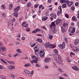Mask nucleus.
Listing matches in <instances>:
<instances>
[{
	"mask_svg": "<svg viewBox=\"0 0 79 79\" xmlns=\"http://www.w3.org/2000/svg\"><path fill=\"white\" fill-rule=\"evenodd\" d=\"M44 55H45V52H44L42 55H40V57L42 58H44Z\"/></svg>",
	"mask_w": 79,
	"mask_h": 79,
	"instance_id": "nucleus-34",
	"label": "nucleus"
},
{
	"mask_svg": "<svg viewBox=\"0 0 79 79\" xmlns=\"http://www.w3.org/2000/svg\"><path fill=\"white\" fill-rule=\"evenodd\" d=\"M45 15H46V16H48L49 15V13L48 11H46V12Z\"/></svg>",
	"mask_w": 79,
	"mask_h": 79,
	"instance_id": "nucleus-51",
	"label": "nucleus"
},
{
	"mask_svg": "<svg viewBox=\"0 0 79 79\" xmlns=\"http://www.w3.org/2000/svg\"><path fill=\"white\" fill-rule=\"evenodd\" d=\"M25 37H23L22 38V40H25Z\"/></svg>",
	"mask_w": 79,
	"mask_h": 79,
	"instance_id": "nucleus-61",
	"label": "nucleus"
},
{
	"mask_svg": "<svg viewBox=\"0 0 79 79\" xmlns=\"http://www.w3.org/2000/svg\"><path fill=\"white\" fill-rule=\"evenodd\" d=\"M9 10H12V8H13V4H10L9 5Z\"/></svg>",
	"mask_w": 79,
	"mask_h": 79,
	"instance_id": "nucleus-12",
	"label": "nucleus"
},
{
	"mask_svg": "<svg viewBox=\"0 0 79 79\" xmlns=\"http://www.w3.org/2000/svg\"><path fill=\"white\" fill-rule=\"evenodd\" d=\"M58 70L60 73H64V71H62V69H61L60 68H58Z\"/></svg>",
	"mask_w": 79,
	"mask_h": 79,
	"instance_id": "nucleus-19",
	"label": "nucleus"
},
{
	"mask_svg": "<svg viewBox=\"0 0 79 79\" xmlns=\"http://www.w3.org/2000/svg\"><path fill=\"white\" fill-rule=\"evenodd\" d=\"M64 40L66 43H68V39H67V38H65Z\"/></svg>",
	"mask_w": 79,
	"mask_h": 79,
	"instance_id": "nucleus-42",
	"label": "nucleus"
},
{
	"mask_svg": "<svg viewBox=\"0 0 79 79\" xmlns=\"http://www.w3.org/2000/svg\"><path fill=\"white\" fill-rule=\"evenodd\" d=\"M1 7L2 9H5L6 8V7L4 5H2L1 6Z\"/></svg>",
	"mask_w": 79,
	"mask_h": 79,
	"instance_id": "nucleus-36",
	"label": "nucleus"
},
{
	"mask_svg": "<svg viewBox=\"0 0 79 79\" xmlns=\"http://www.w3.org/2000/svg\"><path fill=\"white\" fill-rule=\"evenodd\" d=\"M72 19L73 21H76V19L75 18V16H73L72 17Z\"/></svg>",
	"mask_w": 79,
	"mask_h": 79,
	"instance_id": "nucleus-48",
	"label": "nucleus"
},
{
	"mask_svg": "<svg viewBox=\"0 0 79 79\" xmlns=\"http://www.w3.org/2000/svg\"><path fill=\"white\" fill-rule=\"evenodd\" d=\"M61 22V19H58L55 22L56 24L57 25H58Z\"/></svg>",
	"mask_w": 79,
	"mask_h": 79,
	"instance_id": "nucleus-5",
	"label": "nucleus"
},
{
	"mask_svg": "<svg viewBox=\"0 0 79 79\" xmlns=\"http://www.w3.org/2000/svg\"><path fill=\"white\" fill-rule=\"evenodd\" d=\"M54 52L55 53H58V51L56 49L54 50Z\"/></svg>",
	"mask_w": 79,
	"mask_h": 79,
	"instance_id": "nucleus-43",
	"label": "nucleus"
},
{
	"mask_svg": "<svg viewBox=\"0 0 79 79\" xmlns=\"http://www.w3.org/2000/svg\"><path fill=\"white\" fill-rule=\"evenodd\" d=\"M70 54L71 55H75V54L73 53L72 52H71Z\"/></svg>",
	"mask_w": 79,
	"mask_h": 79,
	"instance_id": "nucleus-57",
	"label": "nucleus"
},
{
	"mask_svg": "<svg viewBox=\"0 0 79 79\" xmlns=\"http://www.w3.org/2000/svg\"><path fill=\"white\" fill-rule=\"evenodd\" d=\"M11 77H12V78H15V76L14 75V74H11Z\"/></svg>",
	"mask_w": 79,
	"mask_h": 79,
	"instance_id": "nucleus-55",
	"label": "nucleus"
},
{
	"mask_svg": "<svg viewBox=\"0 0 79 79\" xmlns=\"http://www.w3.org/2000/svg\"><path fill=\"white\" fill-rule=\"evenodd\" d=\"M35 56H31V59H35Z\"/></svg>",
	"mask_w": 79,
	"mask_h": 79,
	"instance_id": "nucleus-49",
	"label": "nucleus"
},
{
	"mask_svg": "<svg viewBox=\"0 0 79 79\" xmlns=\"http://www.w3.org/2000/svg\"><path fill=\"white\" fill-rule=\"evenodd\" d=\"M23 72H24V73H27V74H28L29 76H31V74L30 72L27 70L24 69L23 70Z\"/></svg>",
	"mask_w": 79,
	"mask_h": 79,
	"instance_id": "nucleus-6",
	"label": "nucleus"
},
{
	"mask_svg": "<svg viewBox=\"0 0 79 79\" xmlns=\"http://www.w3.org/2000/svg\"><path fill=\"white\" fill-rule=\"evenodd\" d=\"M0 60H1V61L3 62V63H5V64H7V63H6V62L4 61L3 60V59H1Z\"/></svg>",
	"mask_w": 79,
	"mask_h": 79,
	"instance_id": "nucleus-35",
	"label": "nucleus"
},
{
	"mask_svg": "<svg viewBox=\"0 0 79 79\" xmlns=\"http://www.w3.org/2000/svg\"><path fill=\"white\" fill-rule=\"evenodd\" d=\"M31 66V64L29 63H28L25 64L24 65V67H29V66Z\"/></svg>",
	"mask_w": 79,
	"mask_h": 79,
	"instance_id": "nucleus-20",
	"label": "nucleus"
},
{
	"mask_svg": "<svg viewBox=\"0 0 79 79\" xmlns=\"http://www.w3.org/2000/svg\"><path fill=\"white\" fill-rule=\"evenodd\" d=\"M50 61V58H46L44 60V62L46 63H48Z\"/></svg>",
	"mask_w": 79,
	"mask_h": 79,
	"instance_id": "nucleus-8",
	"label": "nucleus"
},
{
	"mask_svg": "<svg viewBox=\"0 0 79 79\" xmlns=\"http://www.w3.org/2000/svg\"><path fill=\"white\" fill-rule=\"evenodd\" d=\"M65 16L67 18H69V15H68V14H65Z\"/></svg>",
	"mask_w": 79,
	"mask_h": 79,
	"instance_id": "nucleus-50",
	"label": "nucleus"
},
{
	"mask_svg": "<svg viewBox=\"0 0 79 79\" xmlns=\"http://www.w3.org/2000/svg\"><path fill=\"white\" fill-rule=\"evenodd\" d=\"M8 68L9 69H15V67L13 66L10 65L8 66Z\"/></svg>",
	"mask_w": 79,
	"mask_h": 79,
	"instance_id": "nucleus-9",
	"label": "nucleus"
},
{
	"mask_svg": "<svg viewBox=\"0 0 79 79\" xmlns=\"http://www.w3.org/2000/svg\"><path fill=\"white\" fill-rule=\"evenodd\" d=\"M15 44L16 45H20V44L19 41H16Z\"/></svg>",
	"mask_w": 79,
	"mask_h": 79,
	"instance_id": "nucleus-41",
	"label": "nucleus"
},
{
	"mask_svg": "<svg viewBox=\"0 0 79 79\" xmlns=\"http://www.w3.org/2000/svg\"><path fill=\"white\" fill-rule=\"evenodd\" d=\"M36 32H37V31L35 29L34 31H33L32 32V33L33 34H34V33H36Z\"/></svg>",
	"mask_w": 79,
	"mask_h": 79,
	"instance_id": "nucleus-47",
	"label": "nucleus"
},
{
	"mask_svg": "<svg viewBox=\"0 0 79 79\" xmlns=\"http://www.w3.org/2000/svg\"><path fill=\"white\" fill-rule=\"evenodd\" d=\"M72 68L74 70H76V71L79 70V69L76 66L72 67Z\"/></svg>",
	"mask_w": 79,
	"mask_h": 79,
	"instance_id": "nucleus-11",
	"label": "nucleus"
},
{
	"mask_svg": "<svg viewBox=\"0 0 79 79\" xmlns=\"http://www.w3.org/2000/svg\"><path fill=\"white\" fill-rule=\"evenodd\" d=\"M62 13V9H60V11L58 10L57 12V15L58 16H59L60 14H61Z\"/></svg>",
	"mask_w": 79,
	"mask_h": 79,
	"instance_id": "nucleus-7",
	"label": "nucleus"
},
{
	"mask_svg": "<svg viewBox=\"0 0 79 79\" xmlns=\"http://www.w3.org/2000/svg\"><path fill=\"white\" fill-rule=\"evenodd\" d=\"M26 22H24L22 23V27H24V26L25 25V24H26Z\"/></svg>",
	"mask_w": 79,
	"mask_h": 79,
	"instance_id": "nucleus-33",
	"label": "nucleus"
},
{
	"mask_svg": "<svg viewBox=\"0 0 79 79\" xmlns=\"http://www.w3.org/2000/svg\"><path fill=\"white\" fill-rule=\"evenodd\" d=\"M37 46L35 47L34 48V49L35 50V52H38V50H37Z\"/></svg>",
	"mask_w": 79,
	"mask_h": 79,
	"instance_id": "nucleus-40",
	"label": "nucleus"
},
{
	"mask_svg": "<svg viewBox=\"0 0 79 79\" xmlns=\"http://www.w3.org/2000/svg\"><path fill=\"white\" fill-rule=\"evenodd\" d=\"M16 51L17 52H18V53H23V52L21 51V50L19 49H16Z\"/></svg>",
	"mask_w": 79,
	"mask_h": 79,
	"instance_id": "nucleus-27",
	"label": "nucleus"
},
{
	"mask_svg": "<svg viewBox=\"0 0 79 79\" xmlns=\"http://www.w3.org/2000/svg\"><path fill=\"white\" fill-rule=\"evenodd\" d=\"M37 35L38 36H40V37H42V35H41L40 34H37Z\"/></svg>",
	"mask_w": 79,
	"mask_h": 79,
	"instance_id": "nucleus-62",
	"label": "nucleus"
},
{
	"mask_svg": "<svg viewBox=\"0 0 79 79\" xmlns=\"http://www.w3.org/2000/svg\"><path fill=\"white\" fill-rule=\"evenodd\" d=\"M50 16L52 17H53L54 19H56V14H51Z\"/></svg>",
	"mask_w": 79,
	"mask_h": 79,
	"instance_id": "nucleus-13",
	"label": "nucleus"
},
{
	"mask_svg": "<svg viewBox=\"0 0 79 79\" xmlns=\"http://www.w3.org/2000/svg\"><path fill=\"white\" fill-rule=\"evenodd\" d=\"M61 49H64V48H65V45H64L62 44V46H61Z\"/></svg>",
	"mask_w": 79,
	"mask_h": 79,
	"instance_id": "nucleus-44",
	"label": "nucleus"
},
{
	"mask_svg": "<svg viewBox=\"0 0 79 79\" xmlns=\"http://www.w3.org/2000/svg\"><path fill=\"white\" fill-rule=\"evenodd\" d=\"M14 16H15V17L17 18V17H18V13H14Z\"/></svg>",
	"mask_w": 79,
	"mask_h": 79,
	"instance_id": "nucleus-28",
	"label": "nucleus"
},
{
	"mask_svg": "<svg viewBox=\"0 0 79 79\" xmlns=\"http://www.w3.org/2000/svg\"><path fill=\"white\" fill-rule=\"evenodd\" d=\"M48 19V17H44L43 18H42V20L43 21H44L45 20H47Z\"/></svg>",
	"mask_w": 79,
	"mask_h": 79,
	"instance_id": "nucleus-16",
	"label": "nucleus"
},
{
	"mask_svg": "<svg viewBox=\"0 0 79 79\" xmlns=\"http://www.w3.org/2000/svg\"><path fill=\"white\" fill-rule=\"evenodd\" d=\"M26 27V28H27L28 27V24H27L25 25L24 26V27Z\"/></svg>",
	"mask_w": 79,
	"mask_h": 79,
	"instance_id": "nucleus-53",
	"label": "nucleus"
},
{
	"mask_svg": "<svg viewBox=\"0 0 79 79\" xmlns=\"http://www.w3.org/2000/svg\"><path fill=\"white\" fill-rule=\"evenodd\" d=\"M72 29V30L70 32V33H74L76 31V28H75V27H73Z\"/></svg>",
	"mask_w": 79,
	"mask_h": 79,
	"instance_id": "nucleus-14",
	"label": "nucleus"
},
{
	"mask_svg": "<svg viewBox=\"0 0 79 79\" xmlns=\"http://www.w3.org/2000/svg\"><path fill=\"white\" fill-rule=\"evenodd\" d=\"M75 6H77V5H78V2H76L75 4Z\"/></svg>",
	"mask_w": 79,
	"mask_h": 79,
	"instance_id": "nucleus-60",
	"label": "nucleus"
},
{
	"mask_svg": "<svg viewBox=\"0 0 79 79\" xmlns=\"http://www.w3.org/2000/svg\"><path fill=\"white\" fill-rule=\"evenodd\" d=\"M62 8H66V3L63 4L62 5Z\"/></svg>",
	"mask_w": 79,
	"mask_h": 79,
	"instance_id": "nucleus-22",
	"label": "nucleus"
},
{
	"mask_svg": "<svg viewBox=\"0 0 79 79\" xmlns=\"http://www.w3.org/2000/svg\"><path fill=\"white\" fill-rule=\"evenodd\" d=\"M55 47H56V46L52 44L51 45V46L50 47V48H55Z\"/></svg>",
	"mask_w": 79,
	"mask_h": 79,
	"instance_id": "nucleus-23",
	"label": "nucleus"
},
{
	"mask_svg": "<svg viewBox=\"0 0 79 79\" xmlns=\"http://www.w3.org/2000/svg\"><path fill=\"white\" fill-rule=\"evenodd\" d=\"M71 8L72 11H73L75 10V7H74V6H72L71 7Z\"/></svg>",
	"mask_w": 79,
	"mask_h": 79,
	"instance_id": "nucleus-30",
	"label": "nucleus"
},
{
	"mask_svg": "<svg viewBox=\"0 0 79 79\" xmlns=\"http://www.w3.org/2000/svg\"><path fill=\"white\" fill-rule=\"evenodd\" d=\"M73 4V1H72L71 3H70V4H68V6H69V7H70V6H71Z\"/></svg>",
	"mask_w": 79,
	"mask_h": 79,
	"instance_id": "nucleus-31",
	"label": "nucleus"
},
{
	"mask_svg": "<svg viewBox=\"0 0 79 79\" xmlns=\"http://www.w3.org/2000/svg\"><path fill=\"white\" fill-rule=\"evenodd\" d=\"M53 37V35H49L48 38L49 39H50V40H52Z\"/></svg>",
	"mask_w": 79,
	"mask_h": 79,
	"instance_id": "nucleus-17",
	"label": "nucleus"
},
{
	"mask_svg": "<svg viewBox=\"0 0 79 79\" xmlns=\"http://www.w3.org/2000/svg\"><path fill=\"white\" fill-rule=\"evenodd\" d=\"M63 75H64V76H65V77H66V76H67V75L65 73H64L63 74Z\"/></svg>",
	"mask_w": 79,
	"mask_h": 79,
	"instance_id": "nucleus-58",
	"label": "nucleus"
},
{
	"mask_svg": "<svg viewBox=\"0 0 79 79\" xmlns=\"http://www.w3.org/2000/svg\"><path fill=\"white\" fill-rule=\"evenodd\" d=\"M36 30L37 32H40V31H41V30L39 28L36 29Z\"/></svg>",
	"mask_w": 79,
	"mask_h": 79,
	"instance_id": "nucleus-46",
	"label": "nucleus"
},
{
	"mask_svg": "<svg viewBox=\"0 0 79 79\" xmlns=\"http://www.w3.org/2000/svg\"><path fill=\"white\" fill-rule=\"evenodd\" d=\"M55 22H52L50 25L49 26L50 28H52L51 30L53 32L54 34L56 33L55 28L56 27V24L55 23Z\"/></svg>",
	"mask_w": 79,
	"mask_h": 79,
	"instance_id": "nucleus-2",
	"label": "nucleus"
},
{
	"mask_svg": "<svg viewBox=\"0 0 79 79\" xmlns=\"http://www.w3.org/2000/svg\"><path fill=\"white\" fill-rule=\"evenodd\" d=\"M30 63H31L33 65H34V64H33L34 63V60H31L30 61Z\"/></svg>",
	"mask_w": 79,
	"mask_h": 79,
	"instance_id": "nucleus-39",
	"label": "nucleus"
},
{
	"mask_svg": "<svg viewBox=\"0 0 79 79\" xmlns=\"http://www.w3.org/2000/svg\"><path fill=\"white\" fill-rule=\"evenodd\" d=\"M36 40L39 42H42V40L39 38H37L36 39Z\"/></svg>",
	"mask_w": 79,
	"mask_h": 79,
	"instance_id": "nucleus-24",
	"label": "nucleus"
},
{
	"mask_svg": "<svg viewBox=\"0 0 79 79\" xmlns=\"http://www.w3.org/2000/svg\"><path fill=\"white\" fill-rule=\"evenodd\" d=\"M31 43H32V42H31V43H30V44H31V47H34V46H35V45L36 44V43H34L33 45H32V44H31Z\"/></svg>",
	"mask_w": 79,
	"mask_h": 79,
	"instance_id": "nucleus-32",
	"label": "nucleus"
},
{
	"mask_svg": "<svg viewBox=\"0 0 79 79\" xmlns=\"http://www.w3.org/2000/svg\"><path fill=\"white\" fill-rule=\"evenodd\" d=\"M18 54H14L13 55V56L14 57H16V56H18Z\"/></svg>",
	"mask_w": 79,
	"mask_h": 79,
	"instance_id": "nucleus-52",
	"label": "nucleus"
},
{
	"mask_svg": "<svg viewBox=\"0 0 79 79\" xmlns=\"http://www.w3.org/2000/svg\"><path fill=\"white\" fill-rule=\"evenodd\" d=\"M42 6H43V5H40L39 6V10H40V9L41 8H42Z\"/></svg>",
	"mask_w": 79,
	"mask_h": 79,
	"instance_id": "nucleus-45",
	"label": "nucleus"
},
{
	"mask_svg": "<svg viewBox=\"0 0 79 79\" xmlns=\"http://www.w3.org/2000/svg\"><path fill=\"white\" fill-rule=\"evenodd\" d=\"M8 63H9L10 64H15V63L13 61H11L10 62L9 61H7Z\"/></svg>",
	"mask_w": 79,
	"mask_h": 79,
	"instance_id": "nucleus-25",
	"label": "nucleus"
},
{
	"mask_svg": "<svg viewBox=\"0 0 79 79\" xmlns=\"http://www.w3.org/2000/svg\"><path fill=\"white\" fill-rule=\"evenodd\" d=\"M63 26L64 27L66 26V24L65 23H64L63 25Z\"/></svg>",
	"mask_w": 79,
	"mask_h": 79,
	"instance_id": "nucleus-59",
	"label": "nucleus"
},
{
	"mask_svg": "<svg viewBox=\"0 0 79 79\" xmlns=\"http://www.w3.org/2000/svg\"><path fill=\"white\" fill-rule=\"evenodd\" d=\"M31 6V2H27V7H30Z\"/></svg>",
	"mask_w": 79,
	"mask_h": 79,
	"instance_id": "nucleus-18",
	"label": "nucleus"
},
{
	"mask_svg": "<svg viewBox=\"0 0 79 79\" xmlns=\"http://www.w3.org/2000/svg\"><path fill=\"white\" fill-rule=\"evenodd\" d=\"M1 48L3 52H6V48L5 47H4L3 46L1 47Z\"/></svg>",
	"mask_w": 79,
	"mask_h": 79,
	"instance_id": "nucleus-15",
	"label": "nucleus"
},
{
	"mask_svg": "<svg viewBox=\"0 0 79 79\" xmlns=\"http://www.w3.org/2000/svg\"><path fill=\"white\" fill-rule=\"evenodd\" d=\"M50 56L51 58H53L55 61L57 63H58V64L61 63L62 62V58H61V55H57L55 57L54 56V55L52 54H50Z\"/></svg>",
	"mask_w": 79,
	"mask_h": 79,
	"instance_id": "nucleus-1",
	"label": "nucleus"
},
{
	"mask_svg": "<svg viewBox=\"0 0 79 79\" xmlns=\"http://www.w3.org/2000/svg\"><path fill=\"white\" fill-rule=\"evenodd\" d=\"M52 45V44H50L49 42L46 43L44 46L46 48H50V46Z\"/></svg>",
	"mask_w": 79,
	"mask_h": 79,
	"instance_id": "nucleus-4",
	"label": "nucleus"
},
{
	"mask_svg": "<svg viewBox=\"0 0 79 79\" xmlns=\"http://www.w3.org/2000/svg\"><path fill=\"white\" fill-rule=\"evenodd\" d=\"M72 2V1H66V3H67V5L68 4H69V3H71Z\"/></svg>",
	"mask_w": 79,
	"mask_h": 79,
	"instance_id": "nucleus-37",
	"label": "nucleus"
},
{
	"mask_svg": "<svg viewBox=\"0 0 79 79\" xmlns=\"http://www.w3.org/2000/svg\"><path fill=\"white\" fill-rule=\"evenodd\" d=\"M66 60L68 61V62L71 63V60H70V59H69V57H68L66 58Z\"/></svg>",
	"mask_w": 79,
	"mask_h": 79,
	"instance_id": "nucleus-26",
	"label": "nucleus"
},
{
	"mask_svg": "<svg viewBox=\"0 0 79 79\" xmlns=\"http://www.w3.org/2000/svg\"><path fill=\"white\" fill-rule=\"evenodd\" d=\"M0 77L2 79H6V77H5L3 75L1 76Z\"/></svg>",
	"mask_w": 79,
	"mask_h": 79,
	"instance_id": "nucleus-38",
	"label": "nucleus"
},
{
	"mask_svg": "<svg viewBox=\"0 0 79 79\" xmlns=\"http://www.w3.org/2000/svg\"><path fill=\"white\" fill-rule=\"evenodd\" d=\"M61 31H62V32H63V33H64V32L66 31V29H65L64 28L62 27H61Z\"/></svg>",
	"mask_w": 79,
	"mask_h": 79,
	"instance_id": "nucleus-21",
	"label": "nucleus"
},
{
	"mask_svg": "<svg viewBox=\"0 0 79 79\" xmlns=\"http://www.w3.org/2000/svg\"><path fill=\"white\" fill-rule=\"evenodd\" d=\"M60 3H65V2H66V0H60Z\"/></svg>",
	"mask_w": 79,
	"mask_h": 79,
	"instance_id": "nucleus-29",
	"label": "nucleus"
},
{
	"mask_svg": "<svg viewBox=\"0 0 79 79\" xmlns=\"http://www.w3.org/2000/svg\"><path fill=\"white\" fill-rule=\"evenodd\" d=\"M42 29H45L46 30V31H47V29L45 27L43 26L42 27Z\"/></svg>",
	"mask_w": 79,
	"mask_h": 79,
	"instance_id": "nucleus-54",
	"label": "nucleus"
},
{
	"mask_svg": "<svg viewBox=\"0 0 79 79\" xmlns=\"http://www.w3.org/2000/svg\"><path fill=\"white\" fill-rule=\"evenodd\" d=\"M36 16H37V15H34L33 16H32L33 18L34 19L35 18V17H36Z\"/></svg>",
	"mask_w": 79,
	"mask_h": 79,
	"instance_id": "nucleus-64",
	"label": "nucleus"
},
{
	"mask_svg": "<svg viewBox=\"0 0 79 79\" xmlns=\"http://www.w3.org/2000/svg\"><path fill=\"white\" fill-rule=\"evenodd\" d=\"M79 39H76L75 40V41L74 42V44L76 45H77V44L79 43Z\"/></svg>",
	"mask_w": 79,
	"mask_h": 79,
	"instance_id": "nucleus-10",
	"label": "nucleus"
},
{
	"mask_svg": "<svg viewBox=\"0 0 79 79\" xmlns=\"http://www.w3.org/2000/svg\"><path fill=\"white\" fill-rule=\"evenodd\" d=\"M19 10H20V6H18L14 8V11L15 13H17Z\"/></svg>",
	"mask_w": 79,
	"mask_h": 79,
	"instance_id": "nucleus-3",
	"label": "nucleus"
},
{
	"mask_svg": "<svg viewBox=\"0 0 79 79\" xmlns=\"http://www.w3.org/2000/svg\"><path fill=\"white\" fill-rule=\"evenodd\" d=\"M27 31L29 32L31 31V29L30 28H27L26 29Z\"/></svg>",
	"mask_w": 79,
	"mask_h": 79,
	"instance_id": "nucleus-56",
	"label": "nucleus"
},
{
	"mask_svg": "<svg viewBox=\"0 0 79 79\" xmlns=\"http://www.w3.org/2000/svg\"><path fill=\"white\" fill-rule=\"evenodd\" d=\"M48 2L49 3H51V2H52V0H48Z\"/></svg>",
	"mask_w": 79,
	"mask_h": 79,
	"instance_id": "nucleus-63",
	"label": "nucleus"
}]
</instances>
